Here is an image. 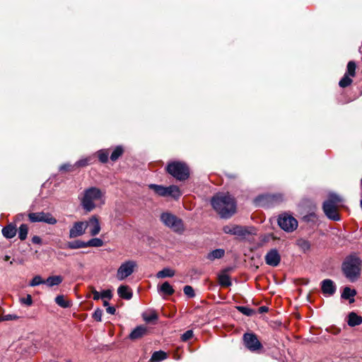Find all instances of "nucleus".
Wrapping results in <instances>:
<instances>
[{
    "instance_id": "f257e3e1",
    "label": "nucleus",
    "mask_w": 362,
    "mask_h": 362,
    "mask_svg": "<svg viewBox=\"0 0 362 362\" xmlns=\"http://www.w3.org/2000/svg\"><path fill=\"white\" fill-rule=\"evenodd\" d=\"M214 209L223 218H229L236 211L235 202L230 194L219 193L216 194L211 201Z\"/></svg>"
},
{
    "instance_id": "f03ea898",
    "label": "nucleus",
    "mask_w": 362,
    "mask_h": 362,
    "mask_svg": "<svg viewBox=\"0 0 362 362\" xmlns=\"http://www.w3.org/2000/svg\"><path fill=\"white\" fill-rule=\"evenodd\" d=\"M105 192L97 187L86 189L80 198L83 209L90 212L96 207H101L105 203Z\"/></svg>"
},
{
    "instance_id": "7ed1b4c3",
    "label": "nucleus",
    "mask_w": 362,
    "mask_h": 362,
    "mask_svg": "<svg viewBox=\"0 0 362 362\" xmlns=\"http://www.w3.org/2000/svg\"><path fill=\"white\" fill-rule=\"evenodd\" d=\"M361 260L356 255L348 257L343 263L342 269L345 276L351 281H355L361 272Z\"/></svg>"
},
{
    "instance_id": "20e7f679",
    "label": "nucleus",
    "mask_w": 362,
    "mask_h": 362,
    "mask_svg": "<svg viewBox=\"0 0 362 362\" xmlns=\"http://www.w3.org/2000/svg\"><path fill=\"white\" fill-rule=\"evenodd\" d=\"M342 201V198L336 194L331 193L329 194L328 199L323 204V211L329 219L333 221L340 220L337 207Z\"/></svg>"
},
{
    "instance_id": "39448f33",
    "label": "nucleus",
    "mask_w": 362,
    "mask_h": 362,
    "mask_svg": "<svg viewBox=\"0 0 362 362\" xmlns=\"http://www.w3.org/2000/svg\"><path fill=\"white\" fill-rule=\"evenodd\" d=\"M167 171L169 174L179 180H185L189 175V170L187 165L182 162L173 161L167 165Z\"/></svg>"
},
{
    "instance_id": "423d86ee",
    "label": "nucleus",
    "mask_w": 362,
    "mask_h": 362,
    "mask_svg": "<svg viewBox=\"0 0 362 362\" xmlns=\"http://www.w3.org/2000/svg\"><path fill=\"white\" fill-rule=\"evenodd\" d=\"M148 187L160 197H171L174 199H178L181 196V192L176 185L164 187L156 184H151Z\"/></svg>"
},
{
    "instance_id": "0eeeda50",
    "label": "nucleus",
    "mask_w": 362,
    "mask_h": 362,
    "mask_svg": "<svg viewBox=\"0 0 362 362\" xmlns=\"http://www.w3.org/2000/svg\"><path fill=\"white\" fill-rule=\"evenodd\" d=\"M162 223L175 232H182L184 226L180 218L169 212H164L160 215Z\"/></svg>"
},
{
    "instance_id": "6e6552de",
    "label": "nucleus",
    "mask_w": 362,
    "mask_h": 362,
    "mask_svg": "<svg viewBox=\"0 0 362 362\" xmlns=\"http://www.w3.org/2000/svg\"><path fill=\"white\" fill-rule=\"evenodd\" d=\"M223 231L226 234L237 236L244 238L246 235L251 234V231L248 227L242 226L235 224H228L223 227Z\"/></svg>"
},
{
    "instance_id": "1a4fd4ad",
    "label": "nucleus",
    "mask_w": 362,
    "mask_h": 362,
    "mask_svg": "<svg viewBox=\"0 0 362 362\" xmlns=\"http://www.w3.org/2000/svg\"><path fill=\"white\" fill-rule=\"evenodd\" d=\"M136 267L135 261L129 260L123 262L117 269L116 277L119 281H122L129 276L134 272Z\"/></svg>"
},
{
    "instance_id": "9d476101",
    "label": "nucleus",
    "mask_w": 362,
    "mask_h": 362,
    "mask_svg": "<svg viewBox=\"0 0 362 362\" xmlns=\"http://www.w3.org/2000/svg\"><path fill=\"white\" fill-rule=\"evenodd\" d=\"M279 226L286 232H292L298 227L297 220L290 214H284L279 216Z\"/></svg>"
},
{
    "instance_id": "9b49d317",
    "label": "nucleus",
    "mask_w": 362,
    "mask_h": 362,
    "mask_svg": "<svg viewBox=\"0 0 362 362\" xmlns=\"http://www.w3.org/2000/svg\"><path fill=\"white\" fill-rule=\"evenodd\" d=\"M243 339L245 346L252 352H257L262 349V344L254 333H245Z\"/></svg>"
},
{
    "instance_id": "f8f14e48",
    "label": "nucleus",
    "mask_w": 362,
    "mask_h": 362,
    "mask_svg": "<svg viewBox=\"0 0 362 362\" xmlns=\"http://www.w3.org/2000/svg\"><path fill=\"white\" fill-rule=\"evenodd\" d=\"M29 220L31 222H43L49 225H54L57 223V219L49 212H35L28 214Z\"/></svg>"
},
{
    "instance_id": "ddd939ff",
    "label": "nucleus",
    "mask_w": 362,
    "mask_h": 362,
    "mask_svg": "<svg viewBox=\"0 0 362 362\" xmlns=\"http://www.w3.org/2000/svg\"><path fill=\"white\" fill-rule=\"evenodd\" d=\"M87 224L84 221L75 222L69 229V238H75L85 233Z\"/></svg>"
},
{
    "instance_id": "4468645a",
    "label": "nucleus",
    "mask_w": 362,
    "mask_h": 362,
    "mask_svg": "<svg viewBox=\"0 0 362 362\" xmlns=\"http://www.w3.org/2000/svg\"><path fill=\"white\" fill-rule=\"evenodd\" d=\"M87 224L89 233L92 236L97 235L100 231V224L98 218L96 216H92L87 221H84Z\"/></svg>"
},
{
    "instance_id": "2eb2a0df",
    "label": "nucleus",
    "mask_w": 362,
    "mask_h": 362,
    "mask_svg": "<svg viewBox=\"0 0 362 362\" xmlns=\"http://www.w3.org/2000/svg\"><path fill=\"white\" fill-rule=\"evenodd\" d=\"M267 264L272 267H276L281 261V256L276 249L269 250L264 257Z\"/></svg>"
},
{
    "instance_id": "dca6fc26",
    "label": "nucleus",
    "mask_w": 362,
    "mask_h": 362,
    "mask_svg": "<svg viewBox=\"0 0 362 362\" xmlns=\"http://www.w3.org/2000/svg\"><path fill=\"white\" fill-rule=\"evenodd\" d=\"M321 289L325 295L332 296L336 292V286L331 279H325L321 282Z\"/></svg>"
},
{
    "instance_id": "f3484780",
    "label": "nucleus",
    "mask_w": 362,
    "mask_h": 362,
    "mask_svg": "<svg viewBox=\"0 0 362 362\" xmlns=\"http://www.w3.org/2000/svg\"><path fill=\"white\" fill-rule=\"evenodd\" d=\"M147 329L145 326H138L130 333L129 337L132 340L137 339L145 335Z\"/></svg>"
},
{
    "instance_id": "a211bd4d",
    "label": "nucleus",
    "mask_w": 362,
    "mask_h": 362,
    "mask_svg": "<svg viewBox=\"0 0 362 362\" xmlns=\"http://www.w3.org/2000/svg\"><path fill=\"white\" fill-rule=\"evenodd\" d=\"M16 228L13 224H8L2 228L3 235L8 239L13 238L16 235Z\"/></svg>"
},
{
    "instance_id": "6ab92c4d",
    "label": "nucleus",
    "mask_w": 362,
    "mask_h": 362,
    "mask_svg": "<svg viewBox=\"0 0 362 362\" xmlns=\"http://www.w3.org/2000/svg\"><path fill=\"white\" fill-rule=\"evenodd\" d=\"M117 293L119 297L129 300L132 297V292L127 286H120L117 289Z\"/></svg>"
},
{
    "instance_id": "aec40b11",
    "label": "nucleus",
    "mask_w": 362,
    "mask_h": 362,
    "mask_svg": "<svg viewBox=\"0 0 362 362\" xmlns=\"http://www.w3.org/2000/svg\"><path fill=\"white\" fill-rule=\"evenodd\" d=\"M272 199V200H274L275 202H279L282 199L280 195H273V196H259L255 199V203L258 206H264L265 203L264 199Z\"/></svg>"
},
{
    "instance_id": "412c9836",
    "label": "nucleus",
    "mask_w": 362,
    "mask_h": 362,
    "mask_svg": "<svg viewBox=\"0 0 362 362\" xmlns=\"http://www.w3.org/2000/svg\"><path fill=\"white\" fill-rule=\"evenodd\" d=\"M62 281L63 278L61 276H51L45 281V284L48 286L52 287L59 285Z\"/></svg>"
},
{
    "instance_id": "4be33fe9",
    "label": "nucleus",
    "mask_w": 362,
    "mask_h": 362,
    "mask_svg": "<svg viewBox=\"0 0 362 362\" xmlns=\"http://www.w3.org/2000/svg\"><path fill=\"white\" fill-rule=\"evenodd\" d=\"M356 294L354 289H351L349 287H345L341 293V298L344 299H349L350 303L354 301V297Z\"/></svg>"
},
{
    "instance_id": "5701e85b",
    "label": "nucleus",
    "mask_w": 362,
    "mask_h": 362,
    "mask_svg": "<svg viewBox=\"0 0 362 362\" xmlns=\"http://www.w3.org/2000/svg\"><path fill=\"white\" fill-rule=\"evenodd\" d=\"M362 323V318L355 313L349 315L348 325L351 327L359 325Z\"/></svg>"
},
{
    "instance_id": "b1692460",
    "label": "nucleus",
    "mask_w": 362,
    "mask_h": 362,
    "mask_svg": "<svg viewBox=\"0 0 362 362\" xmlns=\"http://www.w3.org/2000/svg\"><path fill=\"white\" fill-rule=\"evenodd\" d=\"M158 292L170 296L174 293L175 290L168 281H165L158 288Z\"/></svg>"
},
{
    "instance_id": "393cba45",
    "label": "nucleus",
    "mask_w": 362,
    "mask_h": 362,
    "mask_svg": "<svg viewBox=\"0 0 362 362\" xmlns=\"http://www.w3.org/2000/svg\"><path fill=\"white\" fill-rule=\"evenodd\" d=\"M175 272L173 269L166 267L163 270L158 272L156 274V277L158 279H163L166 277H173L175 275Z\"/></svg>"
},
{
    "instance_id": "a878e982",
    "label": "nucleus",
    "mask_w": 362,
    "mask_h": 362,
    "mask_svg": "<svg viewBox=\"0 0 362 362\" xmlns=\"http://www.w3.org/2000/svg\"><path fill=\"white\" fill-rule=\"evenodd\" d=\"M224 253H225V252L223 250L216 249V250L211 251V252H209L207 255V259H209V260H211V261L214 260L216 259H220L222 257H223Z\"/></svg>"
},
{
    "instance_id": "bb28decb",
    "label": "nucleus",
    "mask_w": 362,
    "mask_h": 362,
    "mask_svg": "<svg viewBox=\"0 0 362 362\" xmlns=\"http://www.w3.org/2000/svg\"><path fill=\"white\" fill-rule=\"evenodd\" d=\"M167 358V354L163 351H155L151 356L152 362H160Z\"/></svg>"
},
{
    "instance_id": "cd10ccee",
    "label": "nucleus",
    "mask_w": 362,
    "mask_h": 362,
    "mask_svg": "<svg viewBox=\"0 0 362 362\" xmlns=\"http://www.w3.org/2000/svg\"><path fill=\"white\" fill-rule=\"evenodd\" d=\"M86 247H102L104 244L103 240L98 238H94L90 240H89L87 242H85Z\"/></svg>"
},
{
    "instance_id": "c85d7f7f",
    "label": "nucleus",
    "mask_w": 362,
    "mask_h": 362,
    "mask_svg": "<svg viewBox=\"0 0 362 362\" xmlns=\"http://www.w3.org/2000/svg\"><path fill=\"white\" fill-rule=\"evenodd\" d=\"M218 282L221 286L228 287L231 285V281L229 276L225 273L218 276Z\"/></svg>"
},
{
    "instance_id": "c756f323",
    "label": "nucleus",
    "mask_w": 362,
    "mask_h": 362,
    "mask_svg": "<svg viewBox=\"0 0 362 362\" xmlns=\"http://www.w3.org/2000/svg\"><path fill=\"white\" fill-rule=\"evenodd\" d=\"M55 302L59 306L63 308H67L71 306V303L69 300H65L62 295L57 296L55 298Z\"/></svg>"
},
{
    "instance_id": "7c9ffc66",
    "label": "nucleus",
    "mask_w": 362,
    "mask_h": 362,
    "mask_svg": "<svg viewBox=\"0 0 362 362\" xmlns=\"http://www.w3.org/2000/svg\"><path fill=\"white\" fill-rule=\"evenodd\" d=\"M28 233V227L25 224H21L18 229V238L21 240L26 239Z\"/></svg>"
},
{
    "instance_id": "2f4dec72",
    "label": "nucleus",
    "mask_w": 362,
    "mask_h": 362,
    "mask_svg": "<svg viewBox=\"0 0 362 362\" xmlns=\"http://www.w3.org/2000/svg\"><path fill=\"white\" fill-rule=\"evenodd\" d=\"M297 245L304 252L309 250L310 247L309 241L303 238L297 240Z\"/></svg>"
},
{
    "instance_id": "473e14b6",
    "label": "nucleus",
    "mask_w": 362,
    "mask_h": 362,
    "mask_svg": "<svg viewBox=\"0 0 362 362\" xmlns=\"http://www.w3.org/2000/svg\"><path fill=\"white\" fill-rule=\"evenodd\" d=\"M68 247L70 249H78L86 247L85 242L81 240H76L68 243Z\"/></svg>"
},
{
    "instance_id": "72a5a7b5",
    "label": "nucleus",
    "mask_w": 362,
    "mask_h": 362,
    "mask_svg": "<svg viewBox=\"0 0 362 362\" xmlns=\"http://www.w3.org/2000/svg\"><path fill=\"white\" fill-rule=\"evenodd\" d=\"M123 153V148L121 146H117L112 151L110 159L113 161L118 159L119 156Z\"/></svg>"
},
{
    "instance_id": "f704fd0d",
    "label": "nucleus",
    "mask_w": 362,
    "mask_h": 362,
    "mask_svg": "<svg viewBox=\"0 0 362 362\" xmlns=\"http://www.w3.org/2000/svg\"><path fill=\"white\" fill-rule=\"evenodd\" d=\"M93 158L91 156L80 159L75 163L76 167H85L92 163Z\"/></svg>"
},
{
    "instance_id": "c9c22d12",
    "label": "nucleus",
    "mask_w": 362,
    "mask_h": 362,
    "mask_svg": "<svg viewBox=\"0 0 362 362\" xmlns=\"http://www.w3.org/2000/svg\"><path fill=\"white\" fill-rule=\"evenodd\" d=\"M349 76H350L345 74L339 83V86L342 88L349 86L352 82V80Z\"/></svg>"
},
{
    "instance_id": "e433bc0d",
    "label": "nucleus",
    "mask_w": 362,
    "mask_h": 362,
    "mask_svg": "<svg viewBox=\"0 0 362 362\" xmlns=\"http://www.w3.org/2000/svg\"><path fill=\"white\" fill-rule=\"evenodd\" d=\"M98 158L100 162L106 163L108 160L109 153L107 150H100L98 151Z\"/></svg>"
},
{
    "instance_id": "4c0bfd02",
    "label": "nucleus",
    "mask_w": 362,
    "mask_h": 362,
    "mask_svg": "<svg viewBox=\"0 0 362 362\" xmlns=\"http://www.w3.org/2000/svg\"><path fill=\"white\" fill-rule=\"evenodd\" d=\"M45 280H43L40 276L37 275V276L33 277L32 281L30 282L29 285L30 286H39L40 284H45Z\"/></svg>"
},
{
    "instance_id": "58836bf2",
    "label": "nucleus",
    "mask_w": 362,
    "mask_h": 362,
    "mask_svg": "<svg viewBox=\"0 0 362 362\" xmlns=\"http://www.w3.org/2000/svg\"><path fill=\"white\" fill-rule=\"evenodd\" d=\"M355 71H356V64H355V62L350 61L347 64V72L346 74H347L350 76H354Z\"/></svg>"
},
{
    "instance_id": "ea45409f",
    "label": "nucleus",
    "mask_w": 362,
    "mask_h": 362,
    "mask_svg": "<svg viewBox=\"0 0 362 362\" xmlns=\"http://www.w3.org/2000/svg\"><path fill=\"white\" fill-rule=\"evenodd\" d=\"M237 308L241 313L247 316H251L254 313V310L248 307L238 306Z\"/></svg>"
},
{
    "instance_id": "a19ab883",
    "label": "nucleus",
    "mask_w": 362,
    "mask_h": 362,
    "mask_svg": "<svg viewBox=\"0 0 362 362\" xmlns=\"http://www.w3.org/2000/svg\"><path fill=\"white\" fill-rule=\"evenodd\" d=\"M184 293L189 298L194 296V291L191 286H185L183 288Z\"/></svg>"
},
{
    "instance_id": "79ce46f5",
    "label": "nucleus",
    "mask_w": 362,
    "mask_h": 362,
    "mask_svg": "<svg viewBox=\"0 0 362 362\" xmlns=\"http://www.w3.org/2000/svg\"><path fill=\"white\" fill-rule=\"evenodd\" d=\"M157 318H158V315L155 312L150 313L149 314H145L144 315V320L148 322L155 320Z\"/></svg>"
},
{
    "instance_id": "37998d69",
    "label": "nucleus",
    "mask_w": 362,
    "mask_h": 362,
    "mask_svg": "<svg viewBox=\"0 0 362 362\" xmlns=\"http://www.w3.org/2000/svg\"><path fill=\"white\" fill-rule=\"evenodd\" d=\"M103 316V310L101 309H97L95 310V312L93 314V317L98 322L101 321Z\"/></svg>"
},
{
    "instance_id": "c03bdc74",
    "label": "nucleus",
    "mask_w": 362,
    "mask_h": 362,
    "mask_svg": "<svg viewBox=\"0 0 362 362\" xmlns=\"http://www.w3.org/2000/svg\"><path fill=\"white\" fill-rule=\"evenodd\" d=\"M193 336V332L192 330H187L181 337L182 341H186L190 339Z\"/></svg>"
},
{
    "instance_id": "a18cd8bd",
    "label": "nucleus",
    "mask_w": 362,
    "mask_h": 362,
    "mask_svg": "<svg viewBox=\"0 0 362 362\" xmlns=\"http://www.w3.org/2000/svg\"><path fill=\"white\" fill-rule=\"evenodd\" d=\"M21 302L26 305H31L33 303L32 297L30 295H27L25 298L21 299Z\"/></svg>"
},
{
    "instance_id": "49530a36",
    "label": "nucleus",
    "mask_w": 362,
    "mask_h": 362,
    "mask_svg": "<svg viewBox=\"0 0 362 362\" xmlns=\"http://www.w3.org/2000/svg\"><path fill=\"white\" fill-rule=\"evenodd\" d=\"M112 296V291L110 290H105L101 293V298L110 299Z\"/></svg>"
},
{
    "instance_id": "de8ad7c7",
    "label": "nucleus",
    "mask_w": 362,
    "mask_h": 362,
    "mask_svg": "<svg viewBox=\"0 0 362 362\" xmlns=\"http://www.w3.org/2000/svg\"><path fill=\"white\" fill-rule=\"evenodd\" d=\"M18 317L16 315H5L2 317V320L8 321V320H17Z\"/></svg>"
},
{
    "instance_id": "09e8293b",
    "label": "nucleus",
    "mask_w": 362,
    "mask_h": 362,
    "mask_svg": "<svg viewBox=\"0 0 362 362\" xmlns=\"http://www.w3.org/2000/svg\"><path fill=\"white\" fill-rule=\"evenodd\" d=\"M92 293L93 295V300H98L100 298H101V293L100 292L97 291L95 289H93Z\"/></svg>"
},
{
    "instance_id": "8fccbe9b",
    "label": "nucleus",
    "mask_w": 362,
    "mask_h": 362,
    "mask_svg": "<svg viewBox=\"0 0 362 362\" xmlns=\"http://www.w3.org/2000/svg\"><path fill=\"white\" fill-rule=\"evenodd\" d=\"M32 242H33V243H34V244H38V245H40V244H41V243H42V240H41V238H40L39 236H37V235H35V236H33V237L32 238Z\"/></svg>"
},
{
    "instance_id": "3c124183",
    "label": "nucleus",
    "mask_w": 362,
    "mask_h": 362,
    "mask_svg": "<svg viewBox=\"0 0 362 362\" xmlns=\"http://www.w3.org/2000/svg\"><path fill=\"white\" fill-rule=\"evenodd\" d=\"M106 311L109 314L114 315L115 313L116 310L112 306H108L106 309Z\"/></svg>"
},
{
    "instance_id": "603ef678",
    "label": "nucleus",
    "mask_w": 362,
    "mask_h": 362,
    "mask_svg": "<svg viewBox=\"0 0 362 362\" xmlns=\"http://www.w3.org/2000/svg\"><path fill=\"white\" fill-rule=\"evenodd\" d=\"M71 165L69 164H64L60 166V170H70Z\"/></svg>"
},
{
    "instance_id": "864d4df0",
    "label": "nucleus",
    "mask_w": 362,
    "mask_h": 362,
    "mask_svg": "<svg viewBox=\"0 0 362 362\" xmlns=\"http://www.w3.org/2000/svg\"><path fill=\"white\" fill-rule=\"evenodd\" d=\"M103 305H104V306H108L109 303L107 300H104L103 301Z\"/></svg>"
},
{
    "instance_id": "5fc2aeb1",
    "label": "nucleus",
    "mask_w": 362,
    "mask_h": 362,
    "mask_svg": "<svg viewBox=\"0 0 362 362\" xmlns=\"http://www.w3.org/2000/svg\"><path fill=\"white\" fill-rule=\"evenodd\" d=\"M9 258H10V257H9V256H8V255H6V256H5V257H4V259H5L6 261H7V260H8V259H9Z\"/></svg>"
},
{
    "instance_id": "6e6d98bb",
    "label": "nucleus",
    "mask_w": 362,
    "mask_h": 362,
    "mask_svg": "<svg viewBox=\"0 0 362 362\" xmlns=\"http://www.w3.org/2000/svg\"><path fill=\"white\" fill-rule=\"evenodd\" d=\"M360 204H361V209H362V199L361 200V203H360Z\"/></svg>"
}]
</instances>
